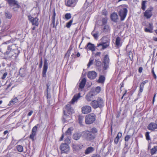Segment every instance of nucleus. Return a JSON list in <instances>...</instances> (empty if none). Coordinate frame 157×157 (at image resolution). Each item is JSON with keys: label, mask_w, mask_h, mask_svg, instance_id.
Here are the masks:
<instances>
[{"label": "nucleus", "mask_w": 157, "mask_h": 157, "mask_svg": "<svg viewBox=\"0 0 157 157\" xmlns=\"http://www.w3.org/2000/svg\"><path fill=\"white\" fill-rule=\"evenodd\" d=\"M148 82V81L147 80H145L141 84V85H143V86H144L145 84L147 83Z\"/></svg>", "instance_id": "680f3d73"}, {"label": "nucleus", "mask_w": 157, "mask_h": 157, "mask_svg": "<svg viewBox=\"0 0 157 157\" xmlns=\"http://www.w3.org/2000/svg\"><path fill=\"white\" fill-rule=\"evenodd\" d=\"M109 45V41L108 40L105 42L99 44L98 45V48L99 50H101L107 48Z\"/></svg>", "instance_id": "9d476101"}, {"label": "nucleus", "mask_w": 157, "mask_h": 157, "mask_svg": "<svg viewBox=\"0 0 157 157\" xmlns=\"http://www.w3.org/2000/svg\"><path fill=\"white\" fill-rule=\"evenodd\" d=\"M65 18L67 19H70L71 17V14L70 13H67L65 14Z\"/></svg>", "instance_id": "a18cd8bd"}, {"label": "nucleus", "mask_w": 157, "mask_h": 157, "mask_svg": "<svg viewBox=\"0 0 157 157\" xmlns=\"http://www.w3.org/2000/svg\"><path fill=\"white\" fill-rule=\"evenodd\" d=\"M33 111H31L29 112L28 114V116H30L33 113Z\"/></svg>", "instance_id": "69168bd1"}, {"label": "nucleus", "mask_w": 157, "mask_h": 157, "mask_svg": "<svg viewBox=\"0 0 157 157\" xmlns=\"http://www.w3.org/2000/svg\"><path fill=\"white\" fill-rule=\"evenodd\" d=\"M82 136L87 140H94L95 138L94 135L91 132L88 130L83 131L82 133Z\"/></svg>", "instance_id": "20e7f679"}, {"label": "nucleus", "mask_w": 157, "mask_h": 157, "mask_svg": "<svg viewBox=\"0 0 157 157\" xmlns=\"http://www.w3.org/2000/svg\"><path fill=\"white\" fill-rule=\"evenodd\" d=\"M73 22V20L72 19H71L70 21L69 22L67 23L66 25V27L67 28H69L71 26V25L72 24V23Z\"/></svg>", "instance_id": "ea45409f"}, {"label": "nucleus", "mask_w": 157, "mask_h": 157, "mask_svg": "<svg viewBox=\"0 0 157 157\" xmlns=\"http://www.w3.org/2000/svg\"><path fill=\"white\" fill-rule=\"evenodd\" d=\"M55 19H52V23L51 24V26H52V28H54L55 27Z\"/></svg>", "instance_id": "603ef678"}, {"label": "nucleus", "mask_w": 157, "mask_h": 157, "mask_svg": "<svg viewBox=\"0 0 157 157\" xmlns=\"http://www.w3.org/2000/svg\"><path fill=\"white\" fill-rule=\"evenodd\" d=\"M109 31L110 29L109 26L108 25H105L102 29L103 32L106 33L109 32Z\"/></svg>", "instance_id": "c756f323"}, {"label": "nucleus", "mask_w": 157, "mask_h": 157, "mask_svg": "<svg viewBox=\"0 0 157 157\" xmlns=\"http://www.w3.org/2000/svg\"><path fill=\"white\" fill-rule=\"evenodd\" d=\"M71 53V51L70 50H68L67 53L65 54V56H69Z\"/></svg>", "instance_id": "e2e57ef3"}, {"label": "nucleus", "mask_w": 157, "mask_h": 157, "mask_svg": "<svg viewBox=\"0 0 157 157\" xmlns=\"http://www.w3.org/2000/svg\"><path fill=\"white\" fill-rule=\"evenodd\" d=\"M128 6L126 5H123L119 6L118 13L121 21H124L126 16L128 13Z\"/></svg>", "instance_id": "f03ea898"}, {"label": "nucleus", "mask_w": 157, "mask_h": 157, "mask_svg": "<svg viewBox=\"0 0 157 157\" xmlns=\"http://www.w3.org/2000/svg\"><path fill=\"white\" fill-rule=\"evenodd\" d=\"M102 13L103 15L106 16L107 15V12L105 9H104L102 11Z\"/></svg>", "instance_id": "09e8293b"}, {"label": "nucleus", "mask_w": 157, "mask_h": 157, "mask_svg": "<svg viewBox=\"0 0 157 157\" xmlns=\"http://www.w3.org/2000/svg\"><path fill=\"white\" fill-rule=\"evenodd\" d=\"M91 110V107L88 105L84 106L82 108V112L84 114H88L90 113Z\"/></svg>", "instance_id": "ddd939ff"}, {"label": "nucleus", "mask_w": 157, "mask_h": 157, "mask_svg": "<svg viewBox=\"0 0 157 157\" xmlns=\"http://www.w3.org/2000/svg\"><path fill=\"white\" fill-rule=\"evenodd\" d=\"M8 73L7 72L5 73L2 76V77L1 78L2 79H4L6 76H7Z\"/></svg>", "instance_id": "4d7b16f0"}, {"label": "nucleus", "mask_w": 157, "mask_h": 157, "mask_svg": "<svg viewBox=\"0 0 157 157\" xmlns=\"http://www.w3.org/2000/svg\"><path fill=\"white\" fill-rule=\"evenodd\" d=\"M12 83H10L8 85H7V88H6V90H7L12 85Z\"/></svg>", "instance_id": "774afa93"}, {"label": "nucleus", "mask_w": 157, "mask_h": 157, "mask_svg": "<svg viewBox=\"0 0 157 157\" xmlns=\"http://www.w3.org/2000/svg\"><path fill=\"white\" fill-rule=\"evenodd\" d=\"M147 128L149 130L153 131L157 129V124L154 122H151L149 124Z\"/></svg>", "instance_id": "2eb2a0df"}, {"label": "nucleus", "mask_w": 157, "mask_h": 157, "mask_svg": "<svg viewBox=\"0 0 157 157\" xmlns=\"http://www.w3.org/2000/svg\"><path fill=\"white\" fill-rule=\"evenodd\" d=\"M86 82V79L85 78H84L82 79L81 81L79 87L81 89H82L84 88Z\"/></svg>", "instance_id": "393cba45"}, {"label": "nucleus", "mask_w": 157, "mask_h": 157, "mask_svg": "<svg viewBox=\"0 0 157 157\" xmlns=\"http://www.w3.org/2000/svg\"><path fill=\"white\" fill-rule=\"evenodd\" d=\"M91 105L94 109L101 108L104 105V101L101 98H98L96 100L92 101Z\"/></svg>", "instance_id": "7ed1b4c3"}, {"label": "nucleus", "mask_w": 157, "mask_h": 157, "mask_svg": "<svg viewBox=\"0 0 157 157\" xmlns=\"http://www.w3.org/2000/svg\"><path fill=\"white\" fill-rule=\"evenodd\" d=\"M143 68L142 67H140L139 69V71L140 73H141L142 71Z\"/></svg>", "instance_id": "338daca9"}, {"label": "nucleus", "mask_w": 157, "mask_h": 157, "mask_svg": "<svg viewBox=\"0 0 157 157\" xmlns=\"http://www.w3.org/2000/svg\"><path fill=\"white\" fill-rule=\"evenodd\" d=\"M128 56L130 59H132L133 58V54L131 51L129 52Z\"/></svg>", "instance_id": "5fc2aeb1"}, {"label": "nucleus", "mask_w": 157, "mask_h": 157, "mask_svg": "<svg viewBox=\"0 0 157 157\" xmlns=\"http://www.w3.org/2000/svg\"><path fill=\"white\" fill-rule=\"evenodd\" d=\"M83 119V117L82 116H79L78 117V121L79 124L81 125L82 124V121Z\"/></svg>", "instance_id": "c03bdc74"}, {"label": "nucleus", "mask_w": 157, "mask_h": 157, "mask_svg": "<svg viewBox=\"0 0 157 157\" xmlns=\"http://www.w3.org/2000/svg\"><path fill=\"white\" fill-rule=\"evenodd\" d=\"M121 40V39L118 36L116 38L115 42L116 47L118 48L121 46V44L120 43Z\"/></svg>", "instance_id": "a878e982"}, {"label": "nucleus", "mask_w": 157, "mask_h": 157, "mask_svg": "<svg viewBox=\"0 0 157 157\" xmlns=\"http://www.w3.org/2000/svg\"><path fill=\"white\" fill-rule=\"evenodd\" d=\"M48 68V60L46 59H44V65L43 67V70L42 72V76L44 77H45L46 76V72Z\"/></svg>", "instance_id": "1a4fd4ad"}, {"label": "nucleus", "mask_w": 157, "mask_h": 157, "mask_svg": "<svg viewBox=\"0 0 157 157\" xmlns=\"http://www.w3.org/2000/svg\"><path fill=\"white\" fill-rule=\"evenodd\" d=\"M147 2V1H143L142 2L141 5H142V7L141 8L142 9L144 10L146 8V3Z\"/></svg>", "instance_id": "e433bc0d"}, {"label": "nucleus", "mask_w": 157, "mask_h": 157, "mask_svg": "<svg viewBox=\"0 0 157 157\" xmlns=\"http://www.w3.org/2000/svg\"><path fill=\"white\" fill-rule=\"evenodd\" d=\"M78 0H68L65 3V5L67 7H73L76 5Z\"/></svg>", "instance_id": "f8f14e48"}, {"label": "nucleus", "mask_w": 157, "mask_h": 157, "mask_svg": "<svg viewBox=\"0 0 157 157\" xmlns=\"http://www.w3.org/2000/svg\"><path fill=\"white\" fill-rule=\"evenodd\" d=\"M94 59L93 58H91L89 60V62L87 64L88 67H89L91 65L93 62Z\"/></svg>", "instance_id": "79ce46f5"}, {"label": "nucleus", "mask_w": 157, "mask_h": 157, "mask_svg": "<svg viewBox=\"0 0 157 157\" xmlns=\"http://www.w3.org/2000/svg\"><path fill=\"white\" fill-rule=\"evenodd\" d=\"M85 48L86 49H88L89 50H91L92 51H94L95 50L94 45L90 43H88L85 47Z\"/></svg>", "instance_id": "4be33fe9"}, {"label": "nucleus", "mask_w": 157, "mask_h": 157, "mask_svg": "<svg viewBox=\"0 0 157 157\" xmlns=\"http://www.w3.org/2000/svg\"><path fill=\"white\" fill-rule=\"evenodd\" d=\"M95 65L97 67H100L101 65V62L98 60H95L94 62Z\"/></svg>", "instance_id": "58836bf2"}, {"label": "nucleus", "mask_w": 157, "mask_h": 157, "mask_svg": "<svg viewBox=\"0 0 157 157\" xmlns=\"http://www.w3.org/2000/svg\"><path fill=\"white\" fill-rule=\"evenodd\" d=\"M82 133H76L73 134V138L75 140H78L80 139Z\"/></svg>", "instance_id": "cd10ccee"}, {"label": "nucleus", "mask_w": 157, "mask_h": 157, "mask_svg": "<svg viewBox=\"0 0 157 157\" xmlns=\"http://www.w3.org/2000/svg\"><path fill=\"white\" fill-rule=\"evenodd\" d=\"M42 63H43L42 59V58L41 57L40 59V64H39V67L40 68L42 67Z\"/></svg>", "instance_id": "864d4df0"}, {"label": "nucleus", "mask_w": 157, "mask_h": 157, "mask_svg": "<svg viewBox=\"0 0 157 157\" xmlns=\"http://www.w3.org/2000/svg\"><path fill=\"white\" fill-rule=\"evenodd\" d=\"M94 31H93L91 33L92 35L93 36L95 39H97L98 36L99 32H96L95 33H94Z\"/></svg>", "instance_id": "4c0bfd02"}, {"label": "nucleus", "mask_w": 157, "mask_h": 157, "mask_svg": "<svg viewBox=\"0 0 157 157\" xmlns=\"http://www.w3.org/2000/svg\"><path fill=\"white\" fill-rule=\"evenodd\" d=\"M65 141L67 143H70V138L69 136H66V138L65 139Z\"/></svg>", "instance_id": "de8ad7c7"}, {"label": "nucleus", "mask_w": 157, "mask_h": 157, "mask_svg": "<svg viewBox=\"0 0 157 157\" xmlns=\"http://www.w3.org/2000/svg\"><path fill=\"white\" fill-rule=\"evenodd\" d=\"M15 46L14 44H12L8 46L7 51L4 53V54L6 55H8L10 53V52L15 50Z\"/></svg>", "instance_id": "aec40b11"}, {"label": "nucleus", "mask_w": 157, "mask_h": 157, "mask_svg": "<svg viewBox=\"0 0 157 157\" xmlns=\"http://www.w3.org/2000/svg\"><path fill=\"white\" fill-rule=\"evenodd\" d=\"M90 131L92 133L94 134V133H97L98 130L96 128H93L91 129V131Z\"/></svg>", "instance_id": "49530a36"}, {"label": "nucleus", "mask_w": 157, "mask_h": 157, "mask_svg": "<svg viewBox=\"0 0 157 157\" xmlns=\"http://www.w3.org/2000/svg\"><path fill=\"white\" fill-rule=\"evenodd\" d=\"M94 93L91 91L88 93L86 96V99L88 101H90L93 99V97L95 96Z\"/></svg>", "instance_id": "4468645a"}, {"label": "nucleus", "mask_w": 157, "mask_h": 157, "mask_svg": "<svg viewBox=\"0 0 157 157\" xmlns=\"http://www.w3.org/2000/svg\"><path fill=\"white\" fill-rule=\"evenodd\" d=\"M19 73V75L21 77L23 78L25 76L28 74L26 65H24L20 68Z\"/></svg>", "instance_id": "6e6552de"}, {"label": "nucleus", "mask_w": 157, "mask_h": 157, "mask_svg": "<svg viewBox=\"0 0 157 157\" xmlns=\"http://www.w3.org/2000/svg\"><path fill=\"white\" fill-rule=\"evenodd\" d=\"M149 134V132H147L145 134L146 139L147 140H150Z\"/></svg>", "instance_id": "3c124183"}, {"label": "nucleus", "mask_w": 157, "mask_h": 157, "mask_svg": "<svg viewBox=\"0 0 157 157\" xmlns=\"http://www.w3.org/2000/svg\"><path fill=\"white\" fill-rule=\"evenodd\" d=\"M28 18L29 20L32 23L33 25H35L37 26H38V19L37 17L34 18L31 16H28Z\"/></svg>", "instance_id": "9b49d317"}, {"label": "nucleus", "mask_w": 157, "mask_h": 157, "mask_svg": "<svg viewBox=\"0 0 157 157\" xmlns=\"http://www.w3.org/2000/svg\"><path fill=\"white\" fill-rule=\"evenodd\" d=\"M60 149L61 153L67 154L70 151V147L66 143H62L60 146Z\"/></svg>", "instance_id": "0eeeda50"}, {"label": "nucleus", "mask_w": 157, "mask_h": 157, "mask_svg": "<svg viewBox=\"0 0 157 157\" xmlns=\"http://www.w3.org/2000/svg\"><path fill=\"white\" fill-rule=\"evenodd\" d=\"M63 115L62 119L64 123L67 122L71 119V115L74 113L73 109L71 107L70 104L67 105L65 109L63 110Z\"/></svg>", "instance_id": "f257e3e1"}, {"label": "nucleus", "mask_w": 157, "mask_h": 157, "mask_svg": "<svg viewBox=\"0 0 157 157\" xmlns=\"http://www.w3.org/2000/svg\"><path fill=\"white\" fill-rule=\"evenodd\" d=\"M157 151V146H154L151 150V155H153L154 154L156 153Z\"/></svg>", "instance_id": "72a5a7b5"}, {"label": "nucleus", "mask_w": 157, "mask_h": 157, "mask_svg": "<svg viewBox=\"0 0 157 157\" xmlns=\"http://www.w3.org/2000/svg\"><path fill=\"white\" fill-rule=\"evenodd\" d=\"M107 17H105L102 19V25H105L107 22Z\"/></svg>", "instance_id": "37998d69"}, {"label": "nucleus", "mask_w": 157, "mask_h": 157, "mask_svg": "<svg viewBox=\"0 0 157 157\" xmlns=\"http://www.w3.org/2000/svg\"><path fill=\"white\" fill-rule=\"evenodd\" d=\"M80 97V93L78 94L77 95H74L71 100V103L72 104H74L76 101L78 100Z\"/></svg>", "instance_id": "bb28decb"}, {"label": "nucleus", "mask_w": 157, "mask_h": 157, "mask_svg": "<svg viewBox=\"0 0 157 157\" xmlns=\"http://www.w3.org/2000/svg\"><path fill=\"white\" fill-rule=\"evenodd\" d=\"M18 101V100L17 98V97H16L12 99L10 101V103L8 104V105H10L13 104L17 102Z\"/></svg>", "instance_id": "2f4dec72"}, {"label": "nucleus", "mask_w": 157, "mask_h": 157, "mask_svg": "<svg viewBox=\"0 0 157 157\" xmlns=\"http://www.w3.org/2000/svg\"><path fill=\"white\" fill-rule=\"evenodd\" d=\"M144 87V86H143V85H140V92H142L143 90Z\"/></svg>", "instance_id": "bf43d9fd"}, {"label": "nucleus", "mask_w": 157, "mask_h": 157, "mask_svg": "<svg viewBox=\"0 0 157 157\" xmlns=\"http://www.w3.org/2000/svg\"><path fill=\"white\" fill-rule=\"evenodd\" d=\"M105 80V77L103 75H101L100 76L98 82L100 83H103Z\"/></svg>", "instance_id": "473e14b6"}, {"label": "nucleus", "mask_w": 157, "mask_h": 157, "mask_svg": "<svg viewBox=\"0 0 157 157\" xmlns=\"http://www.w3.org/2000/svg\"><path fill=\"white\" fill-rule=\"evenodd\" d=\"M110 60L108 55H106L103 59V63L104 65L103 67V71L107 70L109 65Z\"/></svg>", "instance_id": "423d86ee"}, {"label": "nucleus", "mask_w": 157, "mask_h": 157, "mask_svg": "<svg viewBox=\"0 0 157 157\" xmlns=\"http://www.w3.org/2000/svg\"><path fill=\"white\" fill-rule=\"evenodd\" d=\"M88 77L91 79H94L97 76V73L95 71H92L88 72Z\"/></svg>", "instance_id": "a211bd4d"}, {"label": "nucleus", "mask_w": 157, "mask_h": 157, "mask_svg": "<svg viewBox=\"0 0 157 157\" xmlns=\"http://www.w3.org/2000/svg\"><path fill=\"white\" fill-rule=\"evenodd\" d=\"M101 90V88L99 86H98L96 87L95 91L97 94L99 93Z\"/></svg>", "instance_id": "8fccbe9b"}, {"label": "nucleus", "mask_w": 157, "mask_h": 157, "mask_svg": "<svg viewBox=\"0 0 157 157\" xmlns=\"http://www.w3.org/2000/svg\"><path fill=\"white\" fill-rule=\"evenodd\" d=\"M96 116L92 113L87 115L85 117V122L86 124H89L93 123L95 120Z\"/></svg>", "instance_id": "39448f33"}, {"label": "nucleus", "mask_w": 157, "mask_h": 157, "mask_svg": "<svg viewBox=\"0 0 157 157\" xmlns=\"http://www.w3.org/2000/svg\"><path fill=\"white\" fill-rule=\"evenodd\" d=\"M152 8H151L146 10L144 13V16L147 19L150 18L152 15Z\"/></svg>", "instance_id": "f3484780"}, {"label": "nucleus", "mask_w": 157, "mask_h": 157, "mask_svg": "<svg viewBox=\"0 0 157 157\" xmlns=\"http://www.w3.org/2000/svg\"><path fill=\"white\" fill-rule=\"evenodd\" d=\"M7 2L10 5H16L17 8H19L20 6L18 3L17 1L16 0H7Z\"/></svg>", "instance_id": "412c9836"}, {"label": "nucleus", "mask_w": 157, "mask_h": 157, "mask_svg": "<svg viewBox=\"0 0 157 157\" xmlns=\"http://www.w3.org/2000/svg\"><path fill=\"white\" fill-rule=\"evenodd\" d=\"M148 28H144V30L145 32L147 33H152L153 32V26L152 23H149Z\"/></svg>", "instance_id": "5701e85b"}, {"label": "nucleus", "mask_w": 157, "mask_h": 157, "mask_svg": "<svg viewBox=\"0 0 157 157\" xmlns=\"http://www.w3.org/2000/svg\"><path fill=\"white\" fill-rule=\"evenodd\" d=\"M130 138V136L127 135L124 138V140L126 141H128Z\"/></svg>", "instance_id": "13d9d810"}, {"label": "nucleus", "mask_w": 157, "mask_h": 157, "mask_svg": "<svg viewBox=\"0 0 157 157\" xmlns=\"http://www.w3.org/2000/svg\"><path fill=\"white\" fill-rule=\"evenodd\" d=\"M53 15L52 17V19H55V17L56 15V13H55V9L54 8L53 10Z\"/></svg>", "instance_id": "6e6d98bb"}, {"label": "nucleus", "mask_w": 157, "mask_h": 157, "mask_svg": "<svg viewBox=\"0 0 157 157\" xmlns=\"http://www.w3.org/2000/svg\"><path fill=\"white\" fill-rule=\"evenodd\" d=\"M94 150L95 149L94 147H90L86 149L84 153L86 155L92 153L94 151Z\"/></svg>", "instance_id": "b1692460"}, {"label": "nucleus", "mask_w": 157, "mask_h": 157, "mask_svg": "<svg viewBox=\"0 0 157 157\" xmlns=\"http://www.w3.org/2000/svg\"><path fill=\"white\" fill-rule=\"evenodd\" d=\"M37 128V127L35 126L32 129L31 133L30 135V138L33 140H34V137L36 136Z\"/></svg>", "instance_id": "dca6fc26"}, {"label": "nucleus", "mask_w": 157, "mask_h": 157, "mask_svg": "<svg viewBox=\"0 0 157 157\" xmlns=\"http://www.w3.org/2000/svg\"><path fill=\"white\" fill-rule=\"evenodd\" d=\"M5 15L6 17L8 19H10L12 17V14L8 11H6L5 12Z\"/></svg>", "instance_id": "7c9ffc66"}, {"label": "nucleus", "mask_w": 157, "mask_h": 157, "mask_svg": "<svg viewBox=\"0 0 157 157\" xmlns=\"http://www.w3.org/2000/svg\"><path fill=\"white\" fill-rule=\"evenodd\" d=\"M92 157H100V156L98 154H94L93 155Z\"/></svg>", "instance_id": "0e129e2a"}, {"label": "nucleus", "mask_w": 157, "mask_h": 157, "mask_svg": "<svg viewBox=\"0 0 157 157\" xmlns=\"http://www.w3.org/2000/svg\"><path fill=\"white\" fill-rule=\"evenodd\" d=\"M128 152V150L127 148H124L123 149V151L122 153V155L123 157L125 156L126 154Z\"/></svg>", "instance_id": "a19ab883"}, {"label": "nucleus", "mask_w": 157, "mask_h": 157, "mask_svg": "<svg viewBox=\"0 0 157 157\" xmlns=\"http://www.w3.org/2000/svg\"><path fill=\"white\" fill-rule=\"evenodd\" d=\"M110 18L113 21L117 22L118 19V17L117 13L116 12L113 13L110 15Z\"/></svg>", "instance_id": "6ab92c4d"}, {"label": "nucleus", "mask_w": 157, "mask_h": 157, "mask_svg": "<svg viewBox=\"0 0 157 157\" xmlns=\"http://www.w3.org/2000/svg\"><path fill=\"white\" fill-rule=\"evenodd\" d=\"M121 136L122 133H121L119 132L117 134L116 137L114 139V142L115 144H117L118 143L120 138L121 137Z\"/></svg>", "instance_id": "c85d7f7f"}, {"label": "nucleus", "mask_w": 157, "mask_h": 157, "mask_svg": "<svg viewBox=\"0 0 157 157\" xmlns=\"http://www.w3.org/2000/svg\"><path fill=\"white\" fill-rule=\"evenodd\" d=\"M151 72L154 76V78L156 79V76L155 74V72H154V70H153V68L152 69Z\"/></svg>", "instance_id": "052dcab7"}, {"label": "nucleus", "mask_w": 157, "mask_h": 157, "mask_svg": "<svg viewBox=\"0 0 157 157\" xmlns=\"http://www.w3.org/2000/svg\"><path fill=\"white\" fill-rule=\"evenodd\" d=\"M71 128H69L66 132L65 133V135L66 136H70L71 134Z\"/></svg>", "instance_id": "f704fd0d"}, {"label": "nucleus", "mask_w": 157, "mask_h": 157, "mask_svg": "<svg viewBox=\"0 0 157 157\" xmlns=\"http://www.w3.org/2000/svg\"><path fill=\"white\" fill-rule=\"evenodd\" d=\"M16 148L17 150L20 152H22L23 151V148L22 146L21 145H18L16 146Z\"/></svg>", "instance_id": "c9c22d12"}]
</instances>
